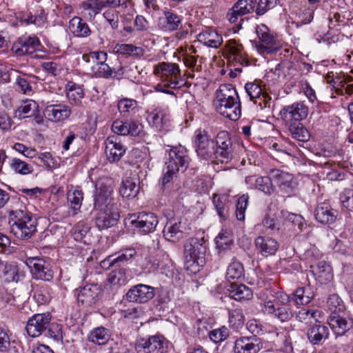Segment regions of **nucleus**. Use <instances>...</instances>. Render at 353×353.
Instances as JSON below:
<instances>
[{
	"label": "nucleus",
	"instance_id": "1",
	"mask_svg": "<svg viewBox=\"0 0 353 353\" xmlns=\"http://www.w3.org/2000/svg\"><path fill=\"white\" fill-rule=\"evenodd\" d=\"M191 159L187 149L181 145L173 147L168 153L163 169V174L161 177V184L163 191L173 199H177L182 186L181 183H172L170 190H167L168 184L177 176V174L181 171L184 172L188 168Z\"/></svg>",
	"mask_w": 353,
	"mask_h": 353
},
{
	"label": "nucleus",
	"instance_id": "2",
	"mask_svg": "<svg viewBox=\"0 0 353 353\" xmlns=\"http://www.w3.org/2000/svg\"><path fill=\"white\" fill-rule=\"evenodd\" d=\"M214 105L222 116L237 121L241 115V102L238 93L231 84H222L216 93Z\"/></svg>",
	"mask_w": 353,
	"mask_h": 353
},
{
	"label": "nucleus",
	"instance_id": "3",
	"mask_svg": "<svg viewBox=\"0 0 353 353\" xmlns=\"http://www.w3.org/2000/svg\"><path fill=\"white\" fill-rule=\"evenodd\" d=\"M10 231L20 240L30 239L37 231V220L26 207L10 212Z\"/></svg>",
	"mask_w": 353,
	"mask_h": 353
},
{
	"label": "nucleus",
	"instance_id": "4",
	"mask_svg": "<svg viewBox=\"0 0 353 353\" xmlns=\"http://www.w3.org/2000/svg\"><path fill=\"white\" fill-rule=\"evenodd\" d=\"M290 302L289 295L283 292H276L273 300L264 301L263 312L281 323L288 322L294 316Z\"/></svg>",
	"mask_w": 353,
	"mask_h": 353
},
{
	"label": "nucleus",
	"instance_id": "5",
	"mask_svg": "<svg viewBox=\"0 0 353 353\" xmlns=\"http://www.w3.org/2000/svg\"><path fill=\"white\" fill-rule=\"evenodd\" d=\"M206 252L203 239L191 238L184 245L185 267L192 272H199L205 264Z\"/></svg>",
	"mask_w": 353,
	"mask_h": 353
},
{
	"label": "nucleus",
	"instance_id": "6",
	"mask_svg": "<svg viewBox=\"0 0 353 353\" xmlns=\"http://www.w3.org/2000/svg\"><path fill=\"white\" fill-rule=\"evenodd\" d=\"M190 230V223L186 216H174L167 218L163 234L167 241L176 243L186 237Z\"/></svg>",
	"mask_w": 353,
	"mask_h": 353
},
{
	"label": "nucleus",
	"instance_id": "7",
	"mask_svg": "<svg viewBox=\"0 0 353 353\" xmlns=\"http://www.w3.org/2000/svg\"><path fill=\"white\" fill-rule=\"evenodd\" d=\"M154 73L161 79L165 87L176 89L183 85L181 70L176 63L162 62L154 67Z\"/></svg>",
	"mask_w": 353,
	"mask_h": 353
},
{
	"label": "nucleus",
	"instance_id": "8",
	"mask_svg": "<svg viewBox=\"0 0 353 353\" xmlns=\"http://www.w3.org/2000/svg\"><path fill=\"white\" fill-rule=\"evenodd\" d=\"M158 223L157 216L151 212L129 214L125 219V225L133 228L134 230L142 234L153 232Z\"/></svg>",
	"mask_w": 353,
	"mask_h": 353
},
{
	"label": "nucleus",
	"instance_id": "9",
	"mask_svg": "<svg viewBox=\"0 0 353 353\" xmlns=\"http://www.w3.org/2000/svg\"><path fill=\"white\" fill-rule=\"evenodd\" d=\"M92 210H101L110 208H119L120 204L114 197V189L110 185L99 183L94 194Z\"/></svg>",
	"mask_w": 353,
	"mask_h": 353
},
{
	"label": "nucleus",
	"instance_id": "10",
	"mask_svg": "<svg viewBox=\"0 0 353 353\" xmlns=\"http://www.w3.org/2000/svg\"><path fill=\"white\" fill-rule=\"evenodd\" d=\"M169 345V341L162 335H154L139 339L135 350L137 353H166Z\"/></svg>",
	"mask_w": 353,
	"mask_h": 353
},
{
	"label": "nucleus",
	"instance_id": "11",
	"mask_svg": "<svg viewBox=\"0 0 353 353\" xmlns=\"http://www.w3.org/2000/svg\"><path fill=\"white\" fill-rule=\"evenodd\" d=\"M194 143L197 155L205 160L214 159V145L208 132L197 129L194 135Z\"/></svg>",
	"mask_w": 353,
	"mask_h": 353
},
{
	"label": "nucleus",
	"instance_id": "12",
	"mask_svg": "<svg viewBox=\"0 0 353 353\" xmlns=\"http://www.w3.org/2000/svg\"><path fill=\"white\" fill-rule=\"evenodd\" d=\"M26 264L30 270L32 277L37 280L50 281L54 277V272L50 263L43 258L29 257Z\"/></svg>",
	"mask_w": 353,
	"mask_h": 353
},
{
	"label": "nucleus",
	"instance_id": "13",
	"mask_svg": "<svg viewBox=\"0 0 353 353\" xmlns=\"http://www.w3.org/2000/svg\"><path fill=\"white\" fill-rule=\"evenodd\" d=\"M214 159L221 163H228L234 157L232 141L227 131L219 132L215 139Z\"/></svg>",
	"mask_w": 353,
	"mask_h": 353
},
{
	"label": "nucleus",
	"instance_id": "14",
	"mask_svg": "<svg viewBox=\"0 0 353 353\" xmlns=\"http://www.w3.org/2000/svg\"><path fill=\"white\" fill-rule=\"evenodd\" d=\"M256 33L259 39L258 50L260 52H273L279 50L281 46L280 41L270 32L264 24L256 27Z\"/></svg>",
	"mask_w": 353,
	"mask_h": 353
},
{
	"label": "nucleus",
	"instance_id": "15",
	"mask_svg": "<svg viewBox=\"0 0 353 353\" xmlns=\"http://www.w3.org/2000/svg\"><path fill=\"white\" fill-rule=\"evenodd\" d=\"M41 46L38 37L31 35H23L13 43L11 50L17 57L29 55L34 57V54Z\"/></svg>",
	"mask_w": 353,
	"mask_h": 353
},
{
	"label": "nucleus",
	"instance_id": "16",
	"mask_svg": "<svg viewBox=\"0 0 353 353\" xmlns=\"http://www.w3.org/2000/svg\"><path fill=\"white\" fill-rule=\"evenodd\" d=\"M50 313L35 314L29 319L26 324V331L31 337H38L44 334L51 321Z\"/></svg>",
	"mask_w": 353,
	"mask_h": 353
},
{
	"label": "nucleus",
	"instance_id": "17",
	"mask_svg": "<svg viewBox=\"0 0 353 353\" xmlns=\"http://www.w3.org/2000/svg\"><path fill=\"white\" fill-rule=\"evenodd\" d=\"M92 211L95 225L100 230L113 227L117 223L120 217L119 208H113Z\"/></svg>",
	"mask_w": 353,
	"mask_h": 353
},
{
	"label": "nucleus",
	"instance_id": "18",
	"mask_svg": "<svg viewBox=\"0 0 353 353\" xmlns=\"http://www.w3.org/2000/svg\"><path fill=\"white\" fill-rule=\"evenodd\" d=\"M71 114V106L63 103L47 105L43 110L45 117L53 123L64 121L70 117Z\"/></svg>",
	"mask_w": 353,
	"mask_h": 353
},
{
	"label": "nucleus",
	"instance_id": "19",
	"mask_svg": "<svg viewBox=\"0 0 353 353\" xmlns=\"http://www.w3.org/2000/svg\"><path fill=\"white\" fill-rule=\"evenodd\" d=\"M155 295L154 288L145 284H138L131 288L126 294V299L130 302L144 303L151 300Z\"/></svg>",
	"mask_w": 353,
	"mask_h": 353
},
{
	"label": "nucleus",
	"instance_id": "20",
	"mask_svg": "<svg viewBox=\"0 0 353 353\" xmlns=\"http://www.w3.org/2000/svg\"><path fill=\"white\" fill-rule=\"evenodd\" d=\"M308 111V107L303 102H296L283 107L281 112L283 119L288 123H292V122H300L306 119Z\"/></svg>",
	"mask_w": 353,
	"mask_h": 353
},
{
	"label": "nucleus",
	"instance_id": "21",
	"mask_svg": "<svg viewBox=\"0 0 353 353\" xmlns=\"http://www.w3.org/2000/svg\"><path fill=\"white\" fill-rule=\"evenodd\" d=\"M127 270L119 268L111 271L104 285V291L114 294L119 288L128 282Z\"/></svg>",
	"mask_w": 353,
	"mask_h": 353
},
{
	"label": "nucleus",
	"instance_id": "22",
	"mask_svg": "<svg viewBox=\"0 0 353 353\" xmlns=\"http://www.w3.org/2000/svg\"><path fill=\"white\" fill-rule=\"evenodd\" d=\"M137 254L134 248H125L115 254L110 255L101 262L103 268L108 269L112 267H120L125 265L128 261L131 260Z\"/></svg>",
	"mask_w": 353,
	"mask_h": 353
},
{
	"label": "nucleus",
	"instance_id": "23",
	"mask_svg": "<svg viewBox=\"0 0 353 353\" xmlns=\"http://www.w3.org/2000/svg\"><path fill=\"white\" fill-rule=\"evenodd\" d=\"M328 324L336 336H342L353 327V319L345 312L341 314L330 316Z\"/></svg>",
	"mask_w": 353,
	"mask_h": 353
},
{
	"label": "nucleus",
	"instance_id": "24",
	"mask_svg": "<svg viewBox=\"0 0 353 353\" xmlns=\"http://www.w3.org/2000/svg\"><path fill=\"white\" fill-rule=\"evenodd\" d=\"M283 217L281 216V211L279 213H268L263 218L261 223L256 227L257 229L263 228L261 230L263 233L268 234H276L280 232L282 228Z\"/></svg>",
	"mask_w": 353,
	"mask_h": 353
},
{
	"label": "nucleus",
	"instance_id": "25",
	"mask_svg": "<svg viewBox=\"0 0 353 353\" xmlns=\"http://www.w3.org/2000/svg\"><path fill=\"white\" fill-rule=\"evenodd\" d=\"M262 345L259 338L242 336L237 339L233 347L234 353H258Z\"/></svg>",
	"mask_w": 353,
	"mask_h": 353
},
{
	"label": "nucleus",
	"instance_id": "26",
	"mask_svg": "<svg viewBox=\"0 0 353 353\" xmlns=\"http://www.w3.org/2000/svg\"><path fill=\"white\" fill-rule=\"evenodd\" d=\"M99 294V288L97 285L87 284L75 290L79 303L82 305L90 306L94 304Z\"/></svg>",
	"mask_w": 353,
	"mask_h": 353
},
{
	"label": "nucleus",
	"instance_id": "27",
	"mask_svg": "<svg viewBox=\"0 0 353 353\" xmlns=\"http://www.w3.org/2000/svg\"><path fill=\"white\" fill-rule=\"evenodd\" d=\"M105 145V154L110 163L119 161L125 153V147L113 137L108 138Z\"/></svg>",
	"mask_w": 353,
	"mask_h": 353
},
{
	"label": "nucleus",
	"instance_id": "28",
	"mask_svg": "<svg viewBox=\"0 0 353 353\" xmlns=\"http://www.w3.org/2000/svg\"><path fill=\"white\" fill-rule=\"evenodd\" d=\"M254 244L258 253L264 257L274 255L279 247L275 239L263 236H257L254 240Z\"/></svg>",
	"mask_w": 353,
	"mask_h": 353
},
{
	"label": "nucleus",
	"instance_id": "29",
	"mask_svg": "<svg viewBox=\"0 0 353 353\" xmlns=\"http://www.w3.org/2000/svg\"><path fill=\"white\" fill-rule=\"evenodd\" d=\"M314 216L316 220L322 224H332L336 221L337 212L328 203H322L315 208Z\"/></svg>",
	"mask_w": 353,
	"mask_h": 353
},
{
	"label": "nucleus",
	"instance_id": "30",
	"mask_svg": "<svg viewBox=\"0 0 353 353\" xmlns=\"http://www.w3.org/2000/svg\"><path fill=\"white\" fill-rule=\"evenodd\" d=\"M181 24V17L172 11H165L163 16L159 18L158 26L165 32L176 30Z\"/></svg>",
	"mask_w": 353,
	"mask_h": 353
},
{
	"label": "nucleus",
	"instance_id": "31",
	"mask_svg": "<svg viewBox=\"0 0 353 353\" xmlns=\"http://www.w3.org/2000/svg\"><path fill=\"white\" fill-rule=\"evenodd\" d=\"M66 97L70 106H82L84 92L81 86L73 81H68L65 85Z\"/></svg>",
	"mask_w": 353,
	"mask_h": 353
},
{
	"label": "nucleus",
	"instance_id": "32",
	"mask_svg": "<svg viewBox=\"0 0 353 353\" xmlns=\"http://www.w3.org/2000/svg\"><path fill=\"white\" fill-rule=\"evenodd\" d=\"M307 336L312 345H321L328 338L329 329L324 325L316 323L308 329Z\"/></svg>",
	"mask_w": 353,
	"mask_h": 353
},
{
	"label": "nucleus",
	"instance_id": "33",
	"mask_svg": "<svg viewBox=\"0 0 353 353\" xmlns=\"http://www.w3.org/2000/svg\"><path fill=\"white\" fill-rule=\"evenodd\" d=\"M147 119L150 125L158 131L166 130L168 127L169 118L163 110L154 109L148 114Z\"/></svg>",
	"mask_w": 353,
	"mask_h": 353
},
{
	"label": "nucleus",
	"instance_id": "34",
	"mask_svg": "<svg viewBox=\"0 0 353 353\" xmlns=\"http://www.w3.org/2000/svg\"><path fill=\"white\" fill-rule=\"evenodd\" d=\"M312 272L316 280L321 283L326 284L333 279V273L331 266L325 261H320L315 265H311Z\"/></svg>",
	"mask_w": 353,
	"mask_h": 353
},
{
	"label": "nucleus",
	"instance_id": "35",
	"mask_svg": "<svg viewBox=\"0 0 353 353\" xmlns=\"http://www.w3.org/2000/svg\"><path fill=\"white\" fill-rule=\"evenodd\" d=\"M225 288L230 297L236 301L249 300L252 297V290L244 284L230 282Z\"/></svg>",
	"mask_w": 353,
	"mask_h": 353
},
{
	"label": "nucleus",
	"instance_id": "36",
	"mask_svg": "<svg viewBox=\"0 0 353 353\" xmlns=\"http://www.w3.org/2000/svg\"><path fill=\"white\" fill-rule=\"evenodd\" d=\"M197 39L199 42L205 46L214 48L219 47L223 42L222 36L215 30L211 28H206L203 30L198 34Z\"/></svg>",
	"mask_w": 353,
	"mask_h": 353
},
{
	"label": "nucleus",
	"instance_id": "37",
	"mask_svg": "<svg viewBox=\"0 0 353 353\" xmlns=\"http://www.w3.org/2000/svg\"><path fill=\"white\" fill-rule=\"evenodd\" d=\"M68 28L74 37L80 38L88 37L92 32L88 24L79 17L70 20Z\"/></svg>",
	"mask_w": 353,
	"mask_h": 353
},
{
	"label": "nucleus",
	"instance_id": "38",
	"mask_svg": "<svg viewBox=\"0 0 353 353\" xmlns=\"http://www.w3.org/2000/svg\"><path fill=\"white\" fill-rule=\"evenodd\" d=\"M111 339V332L109 329L99 326L93 328L88 335L90 342L97 345H106Z\"/></svg>",
	"mask_w": 353,
	"mask_h": 353
},
{
	"label": "nucleus",
	"instance_id": "39",
	"mask_svg": "<svg viewBox=\"0 0 353 353\" xmlns=\"http://www.w3.org/2000/svg\"><path fill=\"white\" fill-rule=\"evenodd\" d=\"M138 182L139 179L136 177L124 178L119 189L121 195L129 199L134 198L139 191Z\"/></svg>",
	"mask_w": 353,
	"mask_h": 353
},
{
	"label": "nucleus",
	"instance_id": "40",
	"mask_svg": "<svg viewBox=\"0 0 353 353\" xmlns=\"http://www.w3.org/2000/svg\"><path fill=\"white\" fill-rule=\"evenodd\" d=\"M271 174L272 180L281 190L285 192H289L292 190V182L293 180L292 174L280 170H272Z\"/></svg>",
	"mask_w": 353,
	"mask_h": 353
},
{
	"label": "nucleus",
	"instance_id": "41",
	"mask_svg": "<svg viewBox=\"0 0 353 353\" xmlns=\"http://www.w3.org/2000/svg\"><path fill=\"white\" fill-rule=\"evenodd\" d=\"M17 343L11 339L9 330L0 327V352L6 353H19Z\"/></svg>",
	"mask_w": 353,
	"mask_h": 353
},
{
	"label": "nucleus",
	"instance_id": "42",
	"mask_svg": "<svg viewBox=\"0 0 353 353\" xmlns=\"http://www.w3.org/2000/svg\"><path fill=\"white\" fill-rule=\"evenodd\" d=\"M90 228L85 222L79 221L74 225L70 232L75 241L89 244L90 241Z\"/></svg>",
	"mask_w": 353,
	"mask_h": 353
},
{
	"label": "nucleus",
	"instance_id": "43",
	"mask_svg": "<svg viewBox=\"0 0 353 353\" xmlns=\"http://www.w3.org/2000/svg\"><path fill=\"white\" fill-rule=\"evenodd\" d=\"M67 200L73 215L77 214L80 212L83 200V193L80 188L70 190L67 193Z\"/></svg>",
	"mask_w": 353,
	"mask_h": 353
},
{
	"label": "nucleus",
	"instance_id": "44",
	"mask_svg": "<svg viewBox=\"0 0 353 353\" xmlns=\"http://www.w3.org/2000/svg\"><path fill=\"white\" fill-rule=\"evenodd\" d=\"M230 42L229 51L230 54L229 59L239 63L241 65H248L249 61L245 52H243V46L236 41H230Z\"/></svg>",
	"mask_w": 353,
	"mask_h": 353
},
{
	"label": "nucleus",
	"instance_id": "45",
	"mask_svg": "<svg viewBox=\"0 0 353 353\" xmlns=\"http://www.w3.org/2000/svg\"><path fill=\"white\" fill-rule=\"evenodd\" d=\"M288 130L292 138L302 142H305L309 140L310 134L300 122H292L288 124Z\"/></svg>",
	"mask_w": 353,
	"mask_h": 353
},
{
	"label": "nucleus",
	"instance_id": "46",
	"mask_svg": "<svg viewBox=\"0 0 353 353\" xmlns=\"http://www.w3.org/2000/svg\"><path fill=\"white\" fill-rule=\"evenodd\" d=\"M327 307L330 312V316L341 314L346 312L343 301L336 294L329 296L327 300Z\"/></svg>",
	"mask_w": 353,
	"mask_h": 353
},
{
	"label": "nucleus",
	"instance_id": "47",
	"mask_svg": "<svg viewBox=\"0 0 353 353\" xmlns=\"http://www.w3.org/2000/svg\"><path fill=\"white\" fill-rule=\"evenodd\" d=\"M0 277L3 278L6 282H17L19 280L17 266L14 264L3 263L0 260Z\"/></svg>",
	"mask_w": 353,
	"mask_h": 353
},
{
	"label": "nucleus",
	"instance_id": "48",
	"mask_svg": "<svg viewBox=\"0 0 353 353\" xmlns=\"http://www.w3.org/2000/svg\"><path fill=\"white\" fill-rule=\"evenodd\" d=\"M214 241L219 250H227L233 244V234L230 230L222 229Z\"/></svg>",
	"mask_w": 353,
	"mask_h": 353
},
{
	"label": "nucleus",
	"instance_id": "49",
	"mask_svg": "<svg viewBox=\"0 0 353 353\" xmlns=\"http://www.w3.org/2000/svg\"><path fill=\"white\" fill-rule=\"evenodd\" d=\"M114 50L120 54L134 57H141L145 52V50L141 47L127 43L117 44L114 47Z\"/></svg>",
	"mask_w": 353,
	"mask_h": 353
},
{
	"label": "nucleus",
	"instance_id": "50",
	"mask_svg": "<svg viewBox=\"0 0 353 353\" xmlns=\"http://www.w3.org/2000/svg\"><path fill=\"white\" fill-rule=\"evenodd\" d=\"M245 316L240 308L231 310L228 314L229 325L234 330L238 331L243 327L245 323Z\"/></svg>",
	"mask_w": 353,
	"mask_h": 353
},
{
	"label": "nucleus",
	"instance_id": "51",
	"mask_svg": "<svg viewBox=\"0 0 353 353\" xmlns=\"http://www.w3.org/2000/svg\"><path fill=\"white\" fill-rule=\"evenodd\" d=\"M281 216L283 217L286 221L292 223L294 227H297L299 232H303L307 229V225L305 223L304 218L297 214L290 213L285 210H281Z\"/></svg>",
	"mask_w": 353,
	"mask_h": 353
},
{
	"label": "nucleus",
	"instance_id": "52",
	"mask_svg": "<svg viewBox=\"0 0 353 353\" xmlns=\"http://www.w3.org/2000/svg\"><path fill=\"white\" fill-rule=\"evenodd\" d=\"M39 105L33 100H26L23 101L17 108V113L21 118H28L38 112Z\"/></svg>",
	"mask_w": 353,
	"mask_h": 353
},
{
	"label": "nucleus",
	"instance_id": "53",
	"mask_svg": "<svg viewBox=\"0 0 353 353\" xmlns=\"http://www.w3.org/2000/svg\"><path fill=\"white\" fill-rule=\"evenodd\" d=\"M213 204L220 218L225 219L228 215L229 210L228 198L224 195H214Z\"/></svg>",
	"mask_w": 353,
	"mask_h": 353
},
{
	"label": "nucleus",
	"instance_id": "54",
	"mask_svg": "<svg viewBox=\"0 0 353 353\" xmlns=\"http://www.w3.org/2000/svg\"><path fill=\"white\" fill-rule=\"evenodd\" d=\"M293 295L294 301L297 305H307L314 297V293L309 287L298 288Z\"/></svg>",
	"mask_w": 353,
	"mask_h": 353
},
{
	"label": "nucleus",
	"instance_id": "55",
	"mask_svg": "<svg viewBox=\"0 0 353 353\" xmlns=\"http://www.w3.org/2000/svg\"><path fill=\"white\" fill-rule=\"evenodd\" d=\"M319 316V311L303 307L298 312L296 317L299 321L308 324L312 323L313 320L318 321Z\"/></svg>",
	"mask_w": 353,
	"mask_h": 353
},
{
	"label": "nucleus",
	"instance_id": "56",
	"mask_svg": "<svg viewBox=\"0 0 353 353\" xmlns=\"http://www.w3.org/2000/svg\"><path fill=\"white\" fill-rule=\"evenodd\" d=\"M255 188L266 195H270L274 191L272 177L264 176L256 178L254 181Z\"/></svg>",
	"mask_w": 353,
	"mask_h": 353
},
{
	"label": "nucleus",
	"instance_id": "57",
	"mask_svg": "<svg viewBox=\"0 0 353 353\" xmlns=\"http://www.w3.org/2000/svg\"><path fill=\"white\" fill-rule=\"evenodd\" d=\"M10 165L13 171L22 175L28 174L33 172L32 165L17 158H13Z\"/></svg>",
	"mask_w": 353,
	"mask_h": 353
},
{
	"label": "nucleus",
	"instance_id": "58",
	"mask_svg": "<svg viewBox=\"0 0 353 353\" xmlns=\"http://www.w3.org/2000/svg\"><path fill=\"white\" fill-rule=\"evenodd\" d=\"M244 269L243 265L239 261H234L229 265L226 278L228 281L238 280L243 276Z\"/></svg>",
	"mask_w": 353,
	"mask_h": 353
},
{
	"label": "nucleus",
	"instance_id": "59",
	"mask_svg": "<svg viewBox=\"0 0 353 353\" xmlns=\"http://www.w3.org/2000/svg\"><path fill=\"white\" fill-rule=\"evenodd\" d=\"M255 3L256 0H239L232 7L234 8V12L243 16L254 10Z\"/></svg>",
	"mask_w": 353,
	"mask_h": 353
},
{
	"label": "nucleus",
	"instance_id": "60",
	"mask_svg": "<svg viewBox=\"0 0 353 353\" xmlns=\"http://www.w3.org/2000/svg\"><path fill=\"white\" fill-rule=\"evenodd\" d=\"M107 53L102 51L91 52L83 55V60L92 65L102 64L107 60Z\"/></svg>",
	"mask_w": 353,
	"mask_h": 353
},
{
	"label": "nucleus",
	"instance_id": "61",
	"mask_svg": "<svg viewBox=\"0 0 353 353\" xmlns=\"http://www.w3.org/2000/svg\"><path fill=\"white\" fill-rule=\"evenodd\" d=\"M314 17V9L313 8H305L301 10L297 15L296 21L293 22V24L296 28H299L303 25L309 24L313 19Z\"/></svg>",
	"mask_w": 353,
	"mask_h": 353
},
{
	"label": "nucleus",
	"instance_id": "62",
	"mask_svg": "<svg viewBox=\"0 0 353 353\" xmlns=\"http://www.w3.org/2000/svg\"><path fill=\"white\" fill-rule=\"evenodd\" d=\"M249 196L248 194L241 196L236 204V216L239 221L245 219V212L248 205Z\"/></svg>",
	"mask_w": 353,
	"mask_h": 353
},
{
	"label": "nucleus",
	"instance_id": "63",
	"mask_svg": "<svg viewBox=\"0 0 353 353\" xmlns=\"http://www.w3.org/2000/svg\"><path fill=\"white\" fill-rule=\"evenodd\" d=\"M91 71L99 77L109 78L112 74L111 68L105 63L90 65Z\"/></svg>",
	"mask_w": 353,
	"mask_h": 353
},
{
	"label": "nucleus",
	"instance_id": "64",
	"mask_svg": "<svg viewBox=\"0 0 353 353\" xmlns=\"http://www.w3.org/2000/svg\"><path fill=\"white\" fill-rule=\"evenodd\" d=\"M340 201L343 208L350 212H353V190H344L340 194Z\"/></svg>",
	"mask_w": 353,
	"mask_h": 353
}]
</instances>
